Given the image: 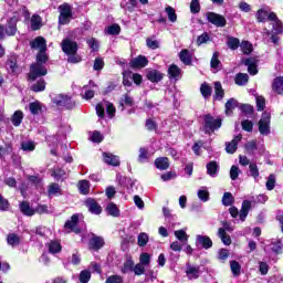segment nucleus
<instances>
[{
	"label": "nucleus",
	"mask_w": 283,
	"mask_h": 283,
	"mask_svg": "<svg viewBox=\"0 0 283 283\" xmlns=\"http://www.w3.org/2000/svg\"><path fill=\"white\" fill-rule=\"evenodd\" d=\"M49 56L45 57H36V62L31 64L30 72H29V78L30 81H36V78L41 76H45L48 74V66H45V63H48Z\"/></svg>",
	"instance_id": "f257e3e1"
},
{
	"label": "nucleus",
	"mask_w": 283,
	"mask_h": 283,
	"mask_svg": "<svg viewBox=\"0 0 283 283\" xmlns=\"http://www.w3.org/2000/svg\"><path fill=\"white\" fill-rule=\"evenodd\" d=\"M30 45L32 50H39V53L36 54L38 60L48 56V42L45 41V38L38 36L30 42Z\"/></svg>",
	"instance_id": "f03ea898"
},
{
	"label": "nucleus",
	"mask_w": 283,
	"mask_h": 283,
	"mask_svg": "<svg viewBox=\"0 0 283 283\" xmlns=\"http://www.w3.org/2000/svg\"><path fill=\"white\" fill-rule=\"evenodd\" d=\"M59 24L67 25L72 21V4L64 2L59 7Z\"/></svg>",
	"instance_id": "7ed1b4c3"
},
{
	"label": "nucleus",
	"mask_w": 283,
	"mask_h": 283,
	"mask_svg": "<svg viewBox=\"0 0 283 283\" xmlns=\"http://www.w3.org/2000/svg\"><path fill=\"white\" fill-rule=\"evenodd\" d=\"M105 107L109 118H114V115L116 114V108L114 107V104L109 102H104L103 104L96 105L95 109H96L97 116L99 118H105Z\"/></svg>",
	"instance_id": "20e7f679"
},
{
	"label": "nucleus",
	"mask_w": 283,
	"mask_h": 283,
	"mask_svg": "<svg viewBox=\"0 0 283 283\" xmlns=\"http://www.w3.org/2000/svg\"><path fill=\"white\" fill-rule=\"evenodd\" d=\"M205 17L207 21L212 25H216V28H224V25H227V18H224V15L216 12H207Z\"/></svg>",
	"instance_id": "39448f33"
},
{
	"label": "nucleus",
	"mask_w": 283,
	"mask_h": 283,
	"mask_svg": "<svg viewBox=\"0 0 283 283\" xmlns=\"http://www.w3.org/2000/svg\"><path fill=\"white\" fill-rule=\"evenodd\" d=\"M222 127V119L214 118L211 115L205 116V129L206 132H216V129H220Z\"/></svg>",
	"instance_id": "423d86ee"
},
{
	"label": "nucleus",
	"mask_w": 283,
	"mask_h": 283,
	"mask_svg": "<svg viewBox=\"0 0 283 283\" xmlns=\"http://www.w3.org/2000/svg\"><path fill=\"white\" fill-rule=\"evenodd\" d=\"M62 52L64 54H76L78 52V43L70 38H65L62 41Z\"/></svg>",
	"instance_id": "0eeeda50"
},
{
	"label": "nucleus",
	"mask_w": 283,
	"mask_h": 283,
	"mask_svg": "<svg viewBox=\"0 0 283 283\" xmlns=\"http://www.w3.org/2000/svg\"><path fill=\"white\" fill-rule=\"evenodd\" d=\"M103 247H105V239L92 233V238L88 241V249L92 251H99Z\"/></svg>",
	"instance_id": "6e6552de"
},
{
	"label": "nucleus",
	"mask_w": 283,
	"mask_h": 283,
	"mask_svg": "<svg viewBox=\"0 0 283 283\" xmlns=\"http://www.w3.org/2000/svg\"><path fill=\"white\" fill-rule=\"evenodd\" d=\"M269 21H271L272 30L274 34H282L283 32V24L280 19H277V14L275 12H270Z\"/></svg>",
	"instance_id": "1a4fd4ad"
},
{
	"label": "nucleus",
	"mask_w": 283,
	"mask_h": 283,
	"mask_svg": "<svg viewBox=\"0 0 283 283\" xmlns=\"http://www.w3.org/2000/svg\"><path fill=\"white\" fill-rule=\"evenodd\" d=\"M64 229L69 232L81 233V230L78 229V214H73L71 220L65 222Z\"/></svg>",
	"instance_id": "9d476101"
},
{
	"label": "nucleus",
	"mask_w": 283,
	"mask_h": 283,
	"mask_svg": "<svg viewBox=\"0 0 283 283\" xmlns=\"http://www.w3.org/2000/svg\"><path fill=\"white\" fill-rule=\"evenodd\" d=\"M196 245L208 250L211 249V247H213V241H211V238L207 235L198 234L196 237Z\"/></svg>",
	"instance_id": "9b49d317"
},
{
	"label": "nucleus",
	"mask_w": 283,
	"mask_h": 283,
	"mask_svg": "<svg viewBox=\"0 0 283 283\" xmlns=\"http://www.w3.org/2000/svg\"><path fill=\"white\" fill-rule=\"evenodd\" d=\"M85 205L91 213H94L95 216H99L102 213L103 208H101V205L96 202L94 199L88 198L85 200Z\"/></svg>",
	"instance_id": "f8f14e48"
},
{
	"label": "nucleus",
	"mask_w": 283,
	"mask_h": 283,
	"mask_svg": "<svg viewBox=\"0 0 283 283\" xmlns=\"http://www.w3.org/2000/svg\"><path fill=\"white\" fill-rule=\"evenodd\" d=\"M53 103L59 107H70V105H72V97L60 94L53 98Z\"/></svg>",
	"instance_id": "ddd939ff"
},
{
	"label": "nucleus",
	"mask_w": 283,
	"mask_h": 283,
	"mask_svg": "<svg viewBox=\"0 0 283 283\" xmlns=\"http://www.w3.org/2000/svg\"><path fill=\"white\" fill-rule=\"evenodd\" d=\"M168 76L170 80L180 81L182 78V70L176 64H171L168 67Z\"/></svg>",
	"instance_id": "4468645a"
},
{
	"label": "nucleus",
	"mask_w": 283,
	"mask_h": 283,
	"mask_svg": "<svg viewBox=\"0 0 283 283\" xmlns=\"http://www.w3.org/2000/svg\"><path fill=\"white\" fill-rule=\"evenodd\" d=\"M6 67L10 74H17L19 72V65L17 64V55H10L8 57Z\"/></svg>",
	"instance_id": "2eb2a0df"
},
{
	"label": "nucleus",
	"mask_w": 283,
	"mask_h": 283,
	"mask_svg": "<svg viewBox=\"0 0 283 283\" xmlns=\"http://www.w3.org/2000/svg\"><path fill=\"white\" fill-rule=\"evenodd\" d=\"M269 123H271V120L269 119V116H263L259 122V132L263 136H269V134H271Z\"/></svg>",
	"instance_id": "dca6fc26"
},
{
	"label": "nucleus",
	"mask_w": 283,
	"mask_h": 283,
	"mask_svg": "<svg viewBox=\"0 0 283 283\" xmlns=\"http://www.w3.org/2000/svg\"><path fill=\"white\" fill-rule=\"evenodd\" d=\"M148 64H149V60H147V57L144 56V55H139L137 57H134L130 61V67L143 69V67H147Z\"/></svg>",
	"instance_id": "f3484780"
},
{
	"label": "nucleus",
	"mask_w": 283,
	"mask_h": 283,
	"mask_svg": "<svg viewBox=\"0 0 283 283\" xmlns=\"http://www.w3.org/2000/svg\"><path fill=\"white\" fill-rule=\"evenodd\" d=\"M242 140V135L235 136L230 143L226 146V151L228 154H235L238 150V144Z\"/></svg>",
	"instance_id": "a211bd4d"
},
{
	"label": "nucleus",
	"mask_w": 283,
	"mask_h": 283,
	"mask_svg": "<svg viewBox=\"0 0 283 283\" xmlns=\"http://www.w3.org/2000/svg\"><path fill=\"white\" fill-rule=\"evenodd\" d=\"M249 211H251V201L244 200L241 206V210L239 212V218L241 222H244L247 220V216H249Z\"/></svg>",
	"instance_id": "6ab92c4d"
},
{
	"label": "nucleus",
	"mask_w": 283,
	"mask_h": 283,
	"mask_svg": "<svg viewBox=\"0 0 283 283\" xmlns=\"http://www.w3.org/2000/svg\"><path fill=\"white\" fill-rule=\"evenodd\" d=\"M244 64L248 66L249 74H251L252 76H255V74H258V61H255V59L248 57L244 61Z\"/></svg>",
	"instance_id": "aec40b11"
},
{
	"label": "nucleus",
	"mask_w": 283,
	"mask_h": 283,
	"mask_svg": "<svg viewBox=\"0 0 283 283\" xmlns=\"http://www.w3.org/2000/svg\"><path fill=\"white\" fill-rule=\"evenodd\" d=\"M104 163H106V165H112L113 167H118V165H120V159L109 153H104Z\"/></svg>",
	"instance_id": "412c9836"
},
{
	"label": "nucleus",
	"mask_w": 283,
	"mask_h": 283,
	"mask_svg": "<svg viewBox=\"0 0 283 283\" xmlns=\"http://www.w3.org/2000/svg\"><path fill=\"white\" fill-rule=\"evenodd\" d=\"M186 273L189 280H198L200 277V266L187 265Z\"/></svg>",
	"instance_id": "4be33fe9"
},
{
	"label": "nucleus",
	"mask_w": 283,
	"mask_h": 283,
	"mask_svg": "<svg viewBox=\"0 0 283 283\" xmlns=\"http://www.w3.org/2000/svg\"><path fill=\"white\" fill-rule=\"evenodd\" d=\"M49 198H53V196H63V190L59 184H50L48 189Z\"/></svg>",
	"instance_id": "5701e85b"
},
{
	"label": "nucleus",
	"mask_w": 283,
	"mask_h": 283,
	"mask_svg": "<svg viewBox=\"0 0 283 283\" xmlns=\"http://www.w3.org/2000/svg\"><path fill=\"white\" fill-rule=\"evenodd\" d=\"M135 264L134 259L132 256H127L122 268V273H133Z\"/></svg>",
	"instance_id": "b1692460"
},
{
	"label": "nucleus",
	"mask_w": 283,
	"mask_h": 283,
	"mask_svg": "<svg viewBox=\"0 0 283 283\" xmlns=\"http://www.w3.org/2000/svg\"><path fill=\"white\" fill-rule=\"evenodd\" d=\"M146 76L151 83H160V80L164 77L163 73L156 70L148 71Z\"/></svg>",
	"instance_id": "393cba45"
},
{
	"label": "nucleus",
	"mask_w": 283,
	"mask_h": 283,
	"mask_svg": "<svg viewBox=\"0 0 283 283\" xmlns=\"http://www.w3.org/2000/svg\"><path fill=\"white\" fill-rule=\"evenodd\" d=\"M206 167L208 176H211V178H216V176H218V170L220 169V166H218L217 161H210L207 164Z\"/></svg>",
	"instance_id": "a878e982"
},
{
	"label": "nucleus",
	"mask_w": 283,
	"mask_h": 283,
	"mask_svg": "<svg viewBox=\"0 0 283 283\" xmlns=\"http://www.w3.org/2000/svg\"><path fill=\"white\" fill-rule=\"evenodd\" d=\"M20 211L23 216H34V213H36V210L30 207L28 201H22L20 203Z\"/></svg>",
	"instance_id": "bb28decb"
},
{
	"label": "nucleus",
	"mask_w": 283,
	"mask_h": 283,
	"mask_svg": "<svg viewBox=\"0 0 283 283\" xmlns=\"http://www.w3.org/2000/svg\"><path fill=\"white\" fill-rule=\"evenodd\" d=\"M155 167L160 169V171L167 170L169 167V158L167 157H159L155 160Z\"/></svg>",
	"instance_id": "cd10ccee"
},
{
	"label": "nucleus",
	"mask_w": 283,
	"mask_h": 283,
	"mask_svg": "<svg viewBox=\"0 0 283 283\" xmlns=\"http://www.w3.org/2000/svg\"><path fill=\"white\" fill-rule=\"evenodd\" d=\"M17 34V19L11 18L6 29L7 36H14Z\"/></svg>",
	"instance_id": "c85d7f7f"
},
{
	"label": "nucleus",
	"mask_w": 283,
	"mask_h": 283,
	"mask_svg": "<svg viewBox=\"0 0 283 283\" xmlns=\"http://www.w3.org/2000/svg\"><path fill=\"white\" fill-rule=\"evenodd\" d=\"M179 59L184 65H191V53L189 52V50H181L179 53Z\"/></svg>",
	"instance_id": "c756f323"
},
{
	"label": "nucleus",
	"mask_w": 283,
	"mask_h": 283,
	"mask_svg": "<svg viewBox=\"0 0 283 283\" xmlns=\"http://www.w3.org/2000/svg\"><path fill=\"white\" fill-rule=\"evenodd\" d=\"M42 27H43V20L41 19V15L33 14L31 18V29L36 31V30H41Z\"/></svg>",
	"instance_id": "7c9ffc66"
},
{
	"label": "nucleus",
	"mask_w": 283,
	"mask_h": 283,
	"mask_svg": "<svg viewBox=\"0 0 283 283\" xmlns=\"http://www.w3.org/2000/svg\"><path fill=\"white\" fill-rule=\"evenodd\" d=\"M224 98V90L220 82H214V101H222Z\"/></svg>",
	"instance_id": "2f4dec72"
},
{
	"label": "nucleus",
	"mask_w": 283,
	"mask_h": 283,
	"mask_svg": "<svg viewBox=\"0 0 283 283\" xmlns=\"http://www.w3.org/2000/svg\"><path fill=\"white\" fill-rule=\"evenodd\" d=\"M106 211L109 216H113V218H118L120 216V210L118 209V206L114 202H109L106 206Z\"/></svg>",
	"instance_id": "473e14b6"
},
{
	"label": "nucleus",
	"mask_w": 283,
	"mask_h": 283,
	"mask_svg": "<svg viewBox=\"0 0 283 283\" xmlns=\"http://www.w3.org/2000/svg\"><path fill=\"white\" fill-rule=\"evenodd\" d=\"M175 237L177 238V240H179V242H181V244H187V242H189V235L187 234V231L185 229L176 230Z\"/></svg>",
	"instance_id": "72a5a7b5"
},
{
	"label": "nucleus",
	"mask_w": 283,
	"mask_h": 283,
	"mask_svg": "<svg viewBox=\"0 0 283 283\" xmlns=\"http://www.w3.org/2000/svg\"><path fill=\"white\" fill-rule=\"evenodd\" d=\"M221 65L222 62H220V53L217 51L212 54L210 67H212V70H220Z\"/></svg>",
	"instance_id": "f704fd0d"
},
{
	"label": "nucleus",
	"mask_w": 283,
	"mask_h": 283,
	"mask_svg": "<svg viewBox=\"0 0 283 283\" xmlns=\"http://www.w3.org/2000/svg\"><path fill=\"white\" fill-rule=\"evenodd\" d=\"M272 90L276 94H283V77L274 78V81L272 83Z\"/></svg>",
	"instance_id": "c9c22d12"
},
{
	"label": "nucleus",
	"mask_w": 283,
	"mask_h": 283,
	"mask_svg": "<svg viewBox=\"0 0 283 283\" xmlns=\"http://www.w3.org/2000/svg\"><path fill=\"white\" fill-rule=\"evenodd\" d=\"M200 92H201V96H203V98H211V94H213V88L208 84V83H203L200 86Z\"/></svg>",
	"instance_id": "e433bc0d"
},
{
	"label": "nucleus",
	"mask_w": 283,
	"mask_h": 283,
	"mask_svg": "<svg viewBox=\"0 0 283 283\" xmlns=\"http://www.w3.org/2000/svg\"><path fill=\"white\" fill-rule=\"evenodd\" d=\"M235 107H238V101L235 98H230L226 103V114H227V116H231L233 114V109H235Z\"/></svg>",
	"instance_id": "4c0bfd02"
},
{
	"label": "nucleus",
	"mask_w": 283,
	"mask_h": 283,
	"mask_svg": "<svg viewBox=\"0 0 283 283\" xmlns=\"http://www.w3.org/2000/svg\"><path fill=\"white\" fill-rule=\"evenodd\" d=\"M11 123L14 125V127H19L21 123H23V112L17 111L12 116H11Z\"/></svg>",
	"instance_id": "58836bf2"
},
{
	"label": "nucleus",
	"mask_w": 283,
	"mask_h": 283,
	"mask_svg": "<svg viewBox=\"0 0 283 283\" xmlns=\"http://www.w3.org/2000/svg\"><path fill=\"white\" fill-rule=\"evenodd\" d=\"M218 237L223 242V244H226V247L231 245V237L227 234L223 228H219Z\"/></svg>",
	"instance_id": "ea45409f"
},
{
	"label": "nucleus",
	"mask_w": 283,
	"mask_h": 283,
	"mask_svg": "<svg viewBox=\"0 0 283 283\" xmlns=\"http://www.w3.org/2000/svg\"><path fill=\"white\" fill-rule=\"evenodd\" d=\"M271 13H269V10L266 9H260L256 12V19L260 23H265V21H269V15Z\"/></svg>",
	"instance_id": "a19ab883"
},
{
	"label": "nucleus",
	"mask_w": 283,
	"mask_h": 283,
	"mask_svg": "<svg viewBox=\"0 0 283 283\" xmlns=\"http://www.w3.org/2000/svg\"><path fill=\"white\" fill-rule=\"evenodd\" d=\"M49 253H61V243L59 241H50L48 244Z\"/></svg>",
	"instance_id": "79ce46f5"
},
{
	"label": "nucleus",
	"mask_w": 283,
	"mask_h": 283,
	"mask_svg": "<svg viewBox=\"0 0 283 283\" xmlns=\"http://www.w3.org/2000/svg\"><path fill=\"white\" fill-rule=\"evenodd\" d=\"M234 83L237 85H247L249 83V74L247 73H239L235 75Z\"/></svg>",
	"instance_id": "37998d69"
},
{
	"label": "nucleus",
	"mask_w": 283,
	"mask_h": 283,
	"mask_svg": "<svg viewBox=\"0 0 283 283\" xmlns=\"http://www.w3.org/2000/svg\"><path fill=\"white\" fill-rule=\"evenodd\" d=\"M29 109L34 116L41 114L43 107L40 102H32L29 104Z\"/></svg>",
	"instance_id": "c03bdc74"
},
{
	"label": "nucleus",
	"mask_w": 283,
	"mask_h": 283,
	"mask_svg": "<svg viewBox=\"0 0 283 283\" xmlns=\"http://www.w3.org/2000/svg\"><path fill=\"white\" fill-rule=\"evenodd\" d=\"M146 45L149 50H158V48H160V42L156 40V36H150L146 39Z\"/></svg>",
	"instance_id": "a18cd8bd"
},
{
	"label": "nucleus",
	"mask_w": 283,
	"mask_h": 283,
	"mask_svg": "<svg viewBox=\"0 0 283 283\" xmlns=\"http://www.w3.org/2000/svg\"><path fill=\"white\" fill-rule=\"evenodd\" d=\"M233 202H235V198L233 197V195L231 192H224L222 197V205L224 207H231Z\"/></svg>",
	"instance_id": "49530a36"
},
{
	"label": "nucleus",
	"mask_w": 283,
	"mask_h": 283,
	"mask_svg": "<svg viewBox=\"0 0 283 283\" xmlns=\"http://www.w3.org/2000/svg\"><path fill=\"white\" fill-rule=\"evenodd\" d=\"M12 154V144H6L4 146H0V159L3 160L6 156H10Z\"/></svg>",
	"instance_id": "de8ad7c7"
},
{
	"label": "nucleus",
	"mask_w": 283,
	"mask_h": 283,
	"mask_svg": "<svg viewBox=\"0 0 283 283\" xmlns=\"http://www.w3.org/2000/svg\"><path fill=\"white\" fill-rule=\"evenodd\" d=\"M78 189L80 193H82L83 196H87V193H90V181L81 180L78 182Z\"/></svg>",
	"instance_id": "09e8293b"
},
{
	"label": "nucleus",
	"mask_w": 283,
	"mask_h": 283,
	"mask_svg": "<svg viewBox=\"0 0 283 283\" xmlns=\"http://www.w3.org/2000/svg\"><path fill=\"white\" fill-rule=\"evenodd\" d=\"M149 160V150L145 147L139 148L138 163H147Z\"/></svg>",
	"instance_id": "8fccbe9b"
},
{
	"label": "nucleus",
	"mask_w": 283,
	"mask_h": 283,
	"mask_svg": "<svg viewBox=\"0 0 283 283\" xmlns=\"http://www.w3.org/2000/svg\"><path fill=\"white\" fill-rule=\"evenodd\" d=\"M139 263L144 266L151 264V254L144 252L139 255Z\"/></svg>",
	"instance_id": "3c124183"
},
{
	"label": "nucleus",
	"mask_w": 283,
	"mask_h": 283,
	"mask_svg": "<svg viewBox=\"0 0 283 283\" xmlns=\"http://www.w3.org/2000/svg\"><path fill=\"white\" fill-rule=\"evenodd\" d=\"M227 45L230 50H238L240 48V40L238 38H228Z\"/></svg>",
	"instance_id": "603ef678"
},
{
	"label": "nucleus",
	"mask_w": 283,
	"mask_h": 283,
	"mask_svg": "<svg viewBox=\"0 0 283 283\" xmlns=\"http://www.w3.org/2000/svg\"><path fill=\"white\" fill-rule=\"evenodd\" d=\"M147 242H149V235L145 232H142L137 237L138 247H147Z\"/></svg>",
	"instance_id": "864d4df0"
},
{
	"label": "nucleus",
	"mask_w": 283,
	"mask_h": 283,
	"mask_svg": "<svg viewBox=\"0 0 283 283\" xmlns=\"http://www.w3.org/2000/svg\"><path fill=\"white\" fill-rule=\"evenodd\" d=\"M230 269L232 271V275L238 276L240 275V271H242V265H240L238 261H231Z\"/></svg>",
	"instance_id": "5fc2aeb1"
},
{
	"label": "nucleus",
	"mask_w": 283,
	"mask_h": 283,
	"mask_svg": "<svg viewBox=\"0 0 283 283\" xmlns=\"http://www.w3.org/2000/svg\"><path fill=\"white\" fill-rule=\"evenodd\" d=\"M80 283H87L90 282V280H92V272H90L88 270H83L81 273H80Z\"/></svg>",
	"instance_id": "6e6d98bb"
},
{
	"label": "nucleus",
	"mask_w": 283,
	"mask_h": 283,
	"mask_svg": "<svg viewBox=\"0 0 283 283\" xmlns=\"http://www.w3.org/2000/svg\"><path fill=\"white\" fill-rule=\"evenodd\" d=\"M32 92H44L45 91V80H39L35 84L31 86Z\"/></svg>",
	"instance_id": "4d7b16f0"
},
{
	"label": "nucleus",
	"mask_w": 283,
	"mask_h": 283,
	"mask_svg": "<svg viewBox=\"0 0 283 283\" xmlns=\"http://www.w3.org/2000/svg\"><path fill=\"white\" fill-rule=\"evenodd\" d=\"M166 13H167V17H168L169 21H171V23H176V21L178 20V15L176 14V10L171 7H166Z\"/></svg>",
	"instance_id": "13d9d810"
},
{
	"label": "nucleus",
	"mask_w": 283,
	"mask_h": 283,
	"mask_svg": "<svg viewBox=\"0 0 283 283\" xmlns=\"http://www.w3.org/2000/svg\"><path fill=\"white\" fill-rule=\"evenodd\" d=\"M243 54H251L253 52V44L249 41H243L240 45Z\"/></svg>",
	"instance_id": "bf43d9fd"
},
{
	"label": "nucleus",
	"mask_w": 283,
	"mask_h": 283,
	"mask_svg": "<svg viewBox=\"0 0 283 283\" xmlns=\"http://www.w3.org/2000/svg\"><path fill=\"white\" fill-rule=\"evenodd\" d=\"M198 198H199V200H202V202L209 201V190H207V188L199 189Z\"/></svg>",
	"instance_id": "052dcab7"
},
{
	"label": "nucleus",
	"mask_w": 283,
	"mask_h": 283,
	"mask_svg": "<svg viewBox=\"0 0 283 283\" xmlns=\"http://www.w3.org/2000/svg\"><path fill=\"white\" fill-rule=\"evenodd\" d=\"M282 249H283L282 240H274V241H272L271 250L274 253H282Z\"/></svg>",
	"instance_id": "680f3d73"
},
{
	"label": "nucleus",
	"mask_w": 283,
	"mask_h": 283,
	"mask_svg": "<svg viewBox=\"0 0 283 283\" xmlns=\"http://www.w3.org/2000/svg\"><path fill=\"white\" fill-rule=\"evenodd\" d=\"M105 32L107 34H111V35H116V34H120V25L118 24H113V25H109Z\"/></svg>",
	"instance_id": "e2e57ef3"
},
{
	"label": "nucleus",
	"mask_w": 283,
	"mask_h": 283,
	"mask_svg": "<svg viewBox=\"0 0 283 283\" xmlns=\"http://www.w3.org/2000/svg\"><path fill=\"white\" fill-rule=\"evenodd\" d=\"M36 145L34 144V142H23L21 144V149L23 151H34Z\"/></svg>",
	"instance_id": "0e129e2a"
},
{
	"label": "nucleus",
	"mask_w": 283,
	"mask_h": 283,
	"mask_svg": "<svg viewBox=\"0 0 283 283\" xmlns=\"http://www.w3.org/2000/svg\"><path fill=\"white\" fill-rule=\"evenodd\" d=\"M7 242L11 247H17L21 242V240L19 239V235H17V234H9Z\"/></svg>",
	"instance_id": "69168bd1"
},
{
	"label": "nucleus",
	"mask_w": 283,
	"mask_h": 283,
	"mask_svg": "<svg viewBox=\"0 0 283 283\" xmlns=\"http://www.w3.org/2000/svg\"><path fill=\"white\" fill-rule=\"evenodd\" d=\"M228 259H229V250L220 249L218 251V260H220V262H227Z\"/></svg>",
	"instance_id": "338daca9"
},
{
	"label": "nucleus",
	"mask_w": 283,
	"mask_h": 283,
	"mask_svg": "<svg viewBox=\"0 0 283 283\" xmlns=\"http://www.w3.org/2000/svg\"><path fill=\"white\" fill-rule=\"evenodd\" d=\"M106 283H123V276L112 275L106 279Z\"/></svg>",
	"instance_id": "774afa93"
}]
</instances>
